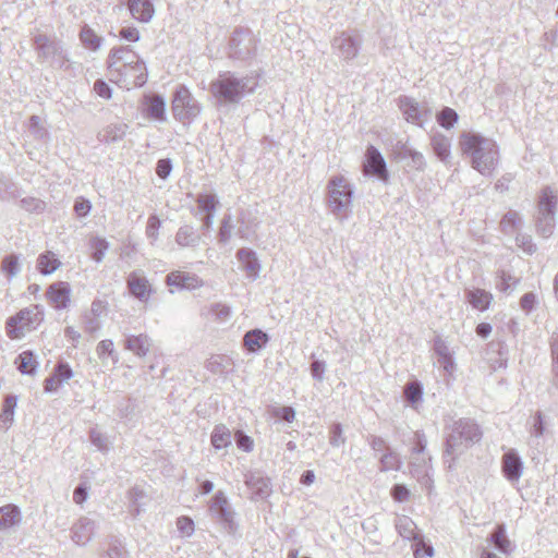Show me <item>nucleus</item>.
<instances>
[{
  "mask_svg": "<svg viewBox=\"0 0 558 558\" xmlns=\"http://www.w3.org/2000/svg\"><path fill=\"white\" fill-rule=\"evenodd\" d=\"M258 87V75H240L236 72L219 73L211 81L209 90L219 105H236L243 98L252 95Z\"/></svg>",
  "mask_w": 558,
  "mask_h": 558,
  "instance_id": "obj_1",
  "label": "nucleus"
},
{
  "mask_svg": "<svg viewBox=\"0 0 558 558\" xmlns=\"http://www.w3.org/2000/svg\"><path fill=\"white\" fill-rule=\"evenodd\" d=\"M463 154L471 157L472 168L482 175H490L499 160V150L495 141L478 133L463 132L460 136Z\"/></svg>",
  "mask_w": 558,
  "mask_h": 558,
  "instance_id": "obj_2",
  "label": "nucleus"
},
{
  "mask_svg": "<svg viewBox=\"0 0 558 558\" xmlns=\"http://www.w3.org/2000/svg\"><path fill=\"white\" fill-rule=\"evenodd\" d=\"M447 429L445 458L450 457L452 462L481 439L477 424L469 418L454 421Z\"/></svg>",
  "mask_w": 558,
  "mask_h": 558,
  "instance_id": "obj_3",
  "label": "nucleus"
},
{
  "mask_svg": "<svg viewBox=\"0 0 558 558\" xmlns=\"http://www.w3.org/2000/svg\"><path fill=\"white\" fill-rule=\"evenodd\" d=\"M558 204V193L550 186L542 189L535 216L536 232L544 239H548L554 233L556 227V208Z\"/></svg>",
  "mask_w": 558,
  "mask_h": 558,
  "instance_id": "obj_4",
  "label": "nucleus"
},
{
  "mask_svg": "<svg viewBox=\"0 0 558 558\" xmlns=\"http://www.w3.org/2000/svg\"><path fill=\"white\" fill-rule=\"evenodd\" d=\"M327 190L331 213L340 218L347 217L354 194L352 184L343 175H333L328 182Z\"/></svg>",
  "mask_w": 558,
  "mask_h": 558,
  "instance_id": "obj_5",
  "label": "nucleus"
},
{
  "mask_svg": "<svg viewBox=\"0 0 558 558\" xmlns=\"http://www.w3.org/2000/svg\"><path fill=\"white\" fill-rule=\"evenodd\" d=\"M44 320V310L33 305L21 310L7 320V333L11 339H21L27 331L35 329Z\"/></svg>",
  "mask_w": 558,
  "mask_h": 558,
  "instance_id": "obj_6",
  "label": "nucleus"
},
{
  "mask_svg": "<svg viewBox=\"0 0 558 558\" xmlns=\"http://www.w3.org/2000/svg\"><path fill=\"white\" fill-rule=\"evenodd\" d=\"M171 111L175 120L186 123L201 114L202 105L185 85H179L173 93Z\"/></svg>",
  "mask_w": 558,
  "mask_h": 558,
  "instance_id": "obj_7",
  "label": "nucleus"
},
{
  "mask_svg": "<svg viewBox=\"0 0 558 558\" xmlns=\"http://www.w3.org/2000/svg\"><path fill=\"white\" fill-rule=\"evenodd\" d=\"M33 41L40 59L57 63L60 66L63 64L65 54L60 41L51 39L45 34H36Z\"/></svg>",
  "mask_w": 558,
  "mask_h": 558,
  "instance_id": "obj_8",
  "label": "nucleus"
},
{
  "mask_svg": "<svg viewBox=\"0 0 558 558\" xmlns=\"http://www.w3.org/2000/svg\"><path fill=\"white\" fill-rule=\"evenodd\" d=\"M231 57L245 60L251 58L256 50V40L250 29L234 31L230 40Z\"/></svg>",
  "mask_w": 558,
  "mask_h": 558,
  "instance_id": "obj_9",
  "label": "nucleus"
},
{
  "mask_svg": "<svg viewBox=\"0 0 558 558\" xmlns=\"http://www.w3.org/2000/svg\"><path fill=\"white\" fill-rule=\"evenodd\" d=\"M362 39L360 36H353L349 33L333 38L331 47L335 53L344 61L353 60L360 52Z\"/></svg>",
  "mask_w": 558,
  "mask_h": 558,
  "instance_id": "obj_10",
  "label": "nucleus"
},
{
  "mask_svg": "<svg viewBox=\"0 0 558 558\" xmlns=\"http://www.w3.org/2000/svg\"><path fill=\"white\" fill-rule=\"evenodd\" d=\"M364 172L366 175H375L385 182L388 180L386 161L380 151L372 145L366 149Z\"/></svg>",
  "mask_w": 558,
  "mask_h": 558,
  "instance_id": "obj_11",
  "label": "nucleus"
},
{
  "mask_svg": "<svg viewBox=\"0 0 558 558\" xmlns=\"http://www.w3.org/2000/svg\"><path fill=\"white\" fill-rule=\"evenodd\" d=\"M209 511L225 526L232 529L234 525L233 511L230 509L229 501L222 492H217L211 498Z\"/></svg>",
  "mask_w": 558,
  "mask_h": 558,
  "instance_id": "obj_12",
  "label": "nucleus"
},
{
  "mask_svg": "<svg viewBox=\"0 0 558 558\" xmlns=\"http://www.w3.org/2000/svg\"><path fill=\"white\" fill-rule=\"evenodd\" d=\"M399 108L405 120L410 123L422 126L423 122L428 118L429 110L426 107H421L413 98L407 96L400 97Z\"/></svg>",
  "mask_w": 558,
  "mask_h": 558,
  "instance_id": "obj_13",
  "label": "nucleus"
},
{
  "mask_svg": "<svg viewBox=\"0 0 558 558\" xmlns=\"http://www.w3.org/2000/svg\"><path fill=\"white\" fill-rule=\"evenodd\" d=\"M166 283L178 290H195L203 287V280L195 274L173 270L166 277Z\"/></svg>",
  "mask_w": 558,
  "mask_h": 558,
  "instance_id": "obj_14",
  "label": "nucleus"
},
{
  "mask_svg": "<svg viewBox=\"0 0 558 558\" xmlns=\"http://www.w3.org/2000/svg\"><path fill=\"white\" fill-rule=\"evenodd\" d=\"M501 471L509 482H519L523 473V462L515 450L510 449L502 456Z\"/></svg>",
  "mask_w": 558,
  "mask_h": 558,
  "instance_id": "obj_15",
  "label": "nucleus"
},
{
  "mask_svg": "<svg viewBox=\"0 0 558 558\" xmlns=\"http://www.w3.org/2000/svg\"><path fill=\"white\" fill-rule=\"evenodd\" d=\"M105 313V305L101 300H95L92 303L90 310L84 315L83 324L84 329L90 336H95L100 331L102 326V315Z\"/></svg>",
  "mask_w": 558,
  "mask_h": 558,
  "instance_id": "obj_16",
  "label": "nucleus"
},
{
  "mask_svg": "<svg viewBox=\"0 0 558 558\" xmlns=\"http://www.w3.org/2000/svg\"><path fill=\"white\" fill-rule=\"evenodd\" d=\"M133 52L129 48L120 47L110 50V58L112 63L107 65V78L113 81V72H121L128 70L129 62H133Z\"/></svg>",
  "mask_w": 558,
  "mask_h": 558,
  "instance_id": "obj_17",
  "label": "nucleus"
},
{
  "mask_svg": "<svg viewBox=\"0 0 558 558\" xmlns=\"http://www.w3.org/2000/svg\"><path fill=\"white\" fill-rule=\"evenodd\" d=\"M71 289L68 282H54L47 289L46 295L49 302L57 308L62 310L70 303Z\"/></svg>",
  "mask_w": 558,
  "mask_h": 558,
  "instance_id": "obj_18",
  "label": "nucleus"
},
{
  "mask_svg": "<svg viewBox=\"0 0 558 558\" xmlns=\"http://www.w3.org/2000/svg\"><path fill=\"white\" fill-rule=\"evenodd\" d=\"M202 235L192 225L181 226L174 236V241L181 248L195 250L202 243Z\"/></svg>",
  "mask_w": 558,
  "mask_h": 558,
  "instance_id": "obj_19",
  "label": "nucleus"
},
{
  "mask_svg": "<svg viewBox=\"0 0 558 558\" xmlns=\"http://www.w3.org/2000/svg\"><path fill=\"white\" fill-rule=\"evenodd\" d=\"M128 287L131 294L142 302H147L151 294V287L148 280L137 272L130 274Z\"/></svg>",
  "mask_w": 558,
  "mask_h": 558,
  "instance_id": "obj_20",
  "label": "nucleus"
},
{
  "mask_svg": "<svg viewBox=\"0 0 558 558\" xmlns=\"http://www.w3.org/2000/svg\"><path fill=\"white\" fill-rule=\"evenodd\" d=\"M145 114L156 121H166L165 98L157 94L145 96Z\"/></svg>",
  "mask_w": 558,
  "mask_h": 558,
  "instance_id": "obj_21",
  "label": "nucleus"
},
{
  "mask_svg": "<svg viewBox=\"0 0 558 558\" xmlns=\"http://www.w3.org/2000/svg\"><path fill=\"white\" fill-rule=\"evenodd\" d=\"M247 487L260 499H265L271 493L270 480L260 473L252 472L245 476Z\"/></svg>",
  "mask_w": 558,
  "mask_h": 558,
  "instance_id": "obj_22",
  "label": "nucleus"
},
{
  "mask_svg": "<svg viewBox=\"0 0 558 558\" xmlns=\"http://www.w3.org/2000/svg\"><path fill=\"white\" fill-rule=\"evenodd\" d=\"M236 257L243 269L247 272V276L256 279L260 271V264L256 253L251 248H240L236 252Z\"/></svg>",
  "mask_w": 558,
  "mask_h": 558,
  "instance_id": "obj_23",
  "label": "nucleus"
},
{
  "mask_svg": "<svg viewBox=\"0 0 558 558\" xmlns=\"http://www.w3.org/2000/svg\"><path fill=\"white\" fill-rule=\"evenodd\" d=\"M129 10L135 20L143 23L149 22L155 14L151 0H130Z\"/></svg>",
  "mask_w": 558,
  "mask_h": 558,
  "instance_id": "obj_24",
  "label": "nucleus"
},
{
  "mask_svg": "<svg viewBox=\"0 0 558 558\" xmlns=\"http://www.w3.org/2000/svg\"><path fill=\"white\" fill-rule=\"evenodd\" d=\"M465 298L473 308L481 312L488 310L493 301L490 292L478 288L465 290Z\"/></svg>",
  "mask_w": 558,
  "mask_h": 558,
  "instance_id": "obj_25",
  "label": "nucleus"
},
{
  "mask_svg": "<svg viewBox=\"0 0 558 558\" xmlns=\"http://www.w3.org/2000/svg\"><path fill=\"white\" fill-rule=\"evenodd\" d=\"M94 530L95 525L92 520L86 518L81 519L72 527V539L77 545H85L92 538Z\"/></svg>",
  "mask_w": 558,
  "mask_h": 558,
  "instance_id": "obj_26",
  "label": "nucleus"
},
{
  "mask_svg": "<svg viewBox=\"0 0 558 558\" xmlns=\"http://www.w3.org/2000/svg\"><path fill=\"white\" fill-rule=\"evenodd\" d=\"M150 347L151 340L147 335L130 336L125 339V348L140 357H144Z\"/></svg>",
  "mask_w": 558,
  "mask_h": 558,
  "instance_id": "obj_27",
  "label": "nucleus"
},
{
  "mask_svg": "<svg viewBox=\"0 0 558 558\" xmlns=\"http://www.w3.org/2000/svg\"><path fill=\"white\" fill-rule=\"evenodd\" d=\"M396 529L400 536L403 537L404 539L414 542L421 536H423L422 534L418 533L414 521L407 515H401L397 519Z\"/></svg>",
  "mask_w": 558,
  "mask_h": 558,
  "instance_id": "obj_28",
  "label": "nucleus"
},
{
  "mask_svg": "<svg viewBox=\"0 0 558 558\" xmlns=\"http://www.w3.org/2000/svg\"><path fill=\"white\" fill-rule=\"evenodd\" d=\"M243 342L250 352H257L267 344L268 335L262 329H253L244 335Z\"/></svg>",
  "mask_w": 558,
  "mask_h": 558,
  "instance_id": "obj_29",
  "label": "nucleus"
},
{
  "mask_svg": "<svg viewBox=\"0 0 558 558\" xmlns=\"http://www.w3.org/2000/svg\"><path fill=\"white\" fill-rule=\"evenodd\" d=\"M129 509L133 517H137L144 511L148 500L147 494L140 487H133L129 494Z\"/></svg>",
  "mask_w": 558,
  "mask_h": 558,
  "instance_id": "obj_30",
  "label": "nucleus"
},
{
  "mask_svg": "<svg viewBox=\"0 0 558 558\" xmlns=\"http://www.w3.org/2000/svg\"><path fill=\"white\" fill-rule=\"evenodd\" d=\"M489 542L501 554L508 555L512 551L511 542L506 535L505 525H497L490 534Z\"/></svg>",
  "mask_w": 558,
  "mask_h": 558,
  "instance_id": "obj_31",
  "label": "nucleus"
},
{
  "mask_svg": "<svg viewBox=\"0 0 558 558\" xmlns=\"http://www.w3.org/2000/svg\"><path fill=\"white\" fill-rule=\"evenodd\" d=\"M21 521L20 509L14 505H7L0 508V530H7Z\"/></svg>",
  "mask_w": 558,
  "mask_h": 558,
  "instance_id": "obj_32",
  "label": "nucleus"
},
{
  "mask_svg": "<svg viewBox=\"0 0 558 558\" xmlns=\"http://www.w3.org/2000/svg\"><path fill=\"white\" fill-rule=\"evenodd\" d=\"M17 404V398L13 395H8L4 398L2 410L0 413V424L3 429H9L14 420V411Z\"/></svg>",
  "mask_w": 558,
  "mask_h": 558,
  "instance_id": "obj_33",
  "label": "nucleus"
},
{
  "mask_svg": "<svg viewBox=\"0 0 558 558\" xmlns=\"http://www.w3.org/2000/svg\"><path fill=\"white\" fill-rule=\"evenodd\" d=\"M430 145L433 147L435 155L442 162H447L448 159L450 158V147H451L450 140L448 137H446L445 135L437 134L432 137Z\"/></svg>",
  "mask_w": 558,
  "mask_h": 558,
  "instance_id": "obj_34",
  "label": "nucleus"
},
{
  "mask_svg": "<svg viewBox=\"0 0 558 558\" xmlns=\"http://www.w3.org/2000/svg\"><path fill=\"white\" fill-rule=\"evenodd\" d=\"M403 395L407 402L416 409L423 398V385L418 380H413L404 386Z\"/></svg>",
  "mask_w": 558,
  "mask_h": 558,
  "instance_id": "obj_35",
  "label": "nucleus"
},
{
  "mask_svg": "<svg viewBox=\"0 0 558 558\" xmlns=\"http://www.w3.org/2000/svg\"><path fill=\"white\" fill-rule=\"evenodd\" d=\"M61 263L54 257L51 252L43 253L38 256L37 268L40 274L47 276L56 271L60 267Z\"/></svg>",
  "mask_w": 558,
  "mask_h": 558,
  "instance_id": "obj_36",
  "label": "nucleus"
},
{
  "mask_svg": "<svg viewBox=\"0 0 558 558\" xmlns=\"http://www.w3.org/2000/svg\"><path fill=\"white\" fill-rule=\"evenodd\" d=\"M522 225V217L515 210L507 211L500 221L501 231L505 234H513Z\"/></svg>",
  "mask_w": 558,
  "mask_h": 558,
  "instance_id": "obj_37",
  "label": "nucleus"
},
{
  "mask_svg": "<svg viewBox=\"0 0 558 558\" xmlns=\"http://www.w3.org/2000/svg\"><path fill=\"white\" fill-rule=\"evenodd\" d=\"M211 445L216 450L231 445V433L225 425H217L211 433Z\"/></svg>",
  "mask_w": 558,
  "mask_h": 558,
  "instance_id": "obj_38",
  "label": "nucleus"
},
{
  "mask_svg": "<svg viewBox=\"0 0 558 558\" xmlns=\"http://www.w3.org/2000/svg\"><path fill=\"white\" fill-rule=\"evenodd\" d=\"M17 361H19L17 369L22 374H26V375L35 374L36 367H37V362L35 361V357H34V354L32 351H29V350L23 351L17 356Z\"/></svg>",
  "mask_w": 558,
  "mask_h": 558,
  "instance_id": "obj_39",
  "label": "nucleus"
},
{
  "mask_svg": "<svg viewBox=\"0 0 558 558\" xmlns=\"http://www.w3.org/2000/svg\"><path fill=\"white\" fill-rule=\"evenodd\" d=\"M434 350L436 354L439 356V363L444 366L446 371H449V368L453 366V360L446 342L442 341L441 339H437L434 344Z\"/></svg>",
  "mask_w": 558,
  "mask_h": 558,
  "instance_id": "obj_40",
  "label": "nucleus"
},
{
  "mask_svg": "<svg viewBox=\"0 0 558 558\" xmlns=\"http://www.w3.org/2000/svg\"><path fill=\"white\" fill-rule=\"evenodd\" d=\"M402 465V461L399 454L391 449H389L385 454L380 458V471H398Z\"/></svg>",
  "mask_w": 558,
  "mask_h": 558,
  "instance_id": "obj_41",
  "label": "nucleus"
},
{
  "mask_svg": "<svg viewBox=\"0 0 558 558\" xmlns=\"http://www.w3.org/2000/svg\"><path fill=\"white\" fill-rule=\"evenodd\" d=\"M401 154H402L403 158H410L411 161H410L409 165L412 168H414L417 171H424L425 170V168H426V160H425V158H424L422 153H420V151H417L415 149H412L410 147L404 146L402 148Z\"/></svg>",
  "mask_w": 558,
  "mask_h": 558,
  "instance_id": "obj_42",
  "label": "nucleus"
},
{
  "mask_svg": "<svg viewBox=\"0 0 558 558\" xmlns=\"http://www.w3.org/2000/svg\"><path fill=\"white\" fill-rule=\"evenodd\" d=\"M230 366V361L225 355H213L208 359L206 367L214 374H222Z\"/></svg>",
  "mask_w": 558,
  "mask_h": 558,
  "instance_id": "obj_43",
  "label": "nucleus"
},
{
  "mask_svg": "<svg viewBox=\"0 0 558 558\" xmlns=\"http://www.w3.org/2000/svg\"><path fill=\"white\" fill-rule=\"evenodd\" d=\"M233 229H234V226L232 223L231 215H225L221 220L219 232H218L219 242L222 244H227L232 238Z\"/></svg>",
  "mask_w": 558,
  "mask_h": 558,
  "instance_id": "obj_44",
  "label": "nucleus"
},
{
  "mask_svg": "<svg viewBox=\"0 0 558 558\" xmlns=\"http://www.w3.org/2000/svg\"><path fill=\"white\" fill-rule=\"evenodd\" d=\"M81 40L86 48L96 50L100 47V37H98L93 29L88 26H84L80 34Z\"/></svg>",
  "mask_w": 558,
  "mask_h": 558,
  "instance_id": "obj_45",
  "label": "nucleus"
},
{
  "mask_svg": "<svg viewBox=\"0 0 558 558\" xmlns=\"http://www.w3.org/2000/svg\"><path fill=\"white\" fill-rule=\"evenodd\" d=\"M437 121L442 128L449 130L458 121V113L453 109L445 107L437 114Z\"/></svg>",
  "mask_w": 558,
  "mask_h": 558,
  "instance_id": "obj_46",
  "label": "nucleus"
},
{
  "mask_svg": "<svg viewBox=\"0 0 558 558\" xmlns=\"http://www.w3.org/2000/svg\"><path fill=\"white\" fill-rule=\"evenodd\" d=\"M105 250V240L99 236H90L88 242V251L93 259L101 262Z\"/></svg>",
  "mask_w": 558,
  "mask_h": 558,
  "instance_id": "obj_47",
  "label": "nucleus"
},
{
  "mask_svg": "<svg viewBox=\"0 0 558 558\" xmlns=\"http://www.w3.org/2000/svg\"><path fill=\"white\" fill-rule=\"evenodd\" d=\"M21 208L25 209L28 213H43L46 208V204L44 201L36 197H24L20 201Z\"/></svg>",
  "mask_w": 558,
  "mask_h": 558,
  "instance_id": "obj_48",
  "label": "nucleus"
},
{
  "mask_svg": "<svg viewBox=\"0 0 558 558\" xmlns=\"http://www.w3.org/2000/svg\"><path fill=\"white\" fill-rule=\"evenodd\" d=\"M413 549L415 558H429L434 555L433 546L427 544L423 536L414 541Z\"/></svg>",
  "mask_w": 558,
  "mask_h": 558,
  "instance_id": "obj_49",
  "label": "nucleus"
},
{
  "mask_svg": "<svg viewBox=\"0 0 558 558\" xmlns=\"http://www.w3.org/2000/svg\"><path fill=\"white\" fill-rule=\"evenodd\" d=\"M197 205L202 211L215 213L218 202L214 194H199L197 196Z\"/></svg>",
  "mask_w": 558,
  "mask_h": 558,
  "instance_id": "obj_50",
  "label": "nucleus"
},
{
  "mask_svg": "<svg viewBox=\"0 0 558 558\" xmlns=\"http://www.w3.org/2000/svg\"><path fill=\"white\" fill-rule=\"evenodd\" d=\"M517 245L527 255H532L536 252V244L530 234L518 233L515 236Z\"/></svg>",
  "mask_w": 558,
  "mask_h": 558,
  "instance_id": "obj_51",
  "label": "nucleus"
},
{
  "mask_svg": "<svg viewBox=\"0 0 558 558\" xmlns=\"http://www.w3.org/2000/svg\"><path fill=\"white\" fill-rule=\"evenodd\" d=\"M28 129L35 138L46 140L48 137V131L41 124V120L38 116H32L29 118Z\"/></svg>",
  "mask_w": 558,
  "mask_h": 558,
  "instance_id": "obj_52",
  "label": "nucleus"
},
{
  "mask_svg": "<svg viewBox=\"0 0 558 558\" xmlns=\"http://www.w3.org/2000/svg\"><path fill=\"white\" fill-rule=\"evenodd\" d=\"M128 125L124 123H114L107 126V143L109 141L117 142L123 138L125 135Z\"/></svg>",
  "mask_w": 558,
  "mask_h": 558,
  "instance_id": "obj_53",
  "label": "nucleus"
},
{
  "mask_svg": "<svg viewBox=\"0 0 558 558\" xmlns=\"http://www.w3.org/2000/svg\"><path fill=\"white\" fill-rule=\"evenodd\" d=\"M128 551L125 547L118 541L107 543V557L109 558H126Z\"/></svg>",
  "mask_w": 558,
  "mask_h": 558,
  "instance_id": "obj_54",
  "label": "nucleus"
},
{
  "mask_svg": "<svg viewBox=\"0 0 558 558\" xmlns=\"http://www.w3.org/2000/svg\"><path fill=\"white\" fill-rule=\"evenodd\" d=\"M2 270L13 277L19 272V258L16 255H8L2 260Z\"/></svg>",
  "mask_w": 558,
  "mask_h": 558,
  "instance_id": "obj_55",
  "label": "nucleus"
},
{
  "mask_svg": "<svg viewBox=\"0 0 558 558\" xmlns=\"http://www.w3.org/2000/svg\"><path fill=\"white\" fill-rule=\"evenodd\" d=\"M209 313L219 320H227L230 317V307L222 303H214L209 307Z\"/></svg>",
  "mask_w": 558,
  "mask_h": 558,
  "instance_id": "obj_56",
  "label": "nucleus"
},
{
  "mask_svg": "<svg viewBox=\"0 0 558 558\" xmlns=\"http://www.w3.org/2000/svg\"><path fill=\"white\" fill-rule=\"evenodd\" d=\"M236 446L239 449L243 450L244 452H251L253 450V439L244 434L242 430H238L234 436Z\"/></svg>",
  "mask_w": 558,
  "mask_h": 558,
  "instance_id": "obj_57",
  "label": "nucleus"
},
{
  "mask_svg": "<svg viewBox=\"0 0 558 558\" xmlns=\"http://www.w3.org/2000/svg\"><path fill=\"white\" fill-rule=\"evenodd\" d=\"M161 226L160 219L156 215L149 216L146 226V235L148 239L155 241L158 238V231Z\"/></svg>",
  "mask_w": 558,
  "mask_h": 558,
  "instance_id": "obj_58",
  "label": "nucleus"
},
{
  "mask_svg": "<svg viewBox=\"0 0 558 558\" xmlns=\"http://www.w3.org/2000/svg\"><path fill=\"white\" fill-rule=\"evenodd\" d=\"M410 495V489L403 484H395L391 488V497L398 502L407 501Z\"/></svg>",
  "mask_w": 558,
  "mask_h": 558,
  "instance_id": "obj_59",
  "label": "nucleus"
},
{
  "mask_svg": "<svg viewBox=\"0 0 558 558\" xmlns=\"http://www.w3.org/2000/svg\"><path fill=\"white\" fill-rule=\"evenodd\" d=\"M345 442V438L342 435L341 424H333L330 430V445L333 447H340Z\"/></svg>",
  "mask_w": 558,
  "mask_h": 558,
  "instance_id": "obj_60",
  "label": "nucleus"
},
{
  "mask_svg": "<svg viewBox=\"0 0 558 558\" xmlns=\"http://www.w3.org/2000/svg\"><path fill=\"white\" fill-rule=\"evenodd\" d=\"M177 527L181 534L191 536L194 533V522L187 517H181L177 521Z\"/></svg>",
  "mask_w": 558,
  "mask_h": 558,
  "instance_id": "obj_61",
  "label": "nucleus"
},
{
  "mask_svg": "<svg viewBox=\"0 0 558 558\" xmlns=\"http://www.w3.org/2000/svg\"><path fill=\"white\" fill-rule=\"evenodd\" d=\"M536 303H537V296L533 292H527V293L523 294L520 300V306L526 313L532 312L534 310Z\"/></svg>",
  "mask_w": 558,
  "mask_h": 558,
  "instance_id": "obj_62",
  "label": "nucleus"
},
{
  "mask_svg": "<svg viewBox=\"0 0 558 558\" xmlns=\"http://www.w3.org/2000/svg\"><path fill=\"white\" fill-rule=\"evenodd\" d=\"M500 283L499 289L502 292L511 291L512 288L518 283V279L513 278L510 274L506 271L500 272Z\"/></svg>",
  "mask_w": 558,
  "mask_h": 558,
  "instance_id": "obj_63",
  "label": "nucleus"
},
{
  "mask_svg": "<svg viewBox=\"0 0 558 558\" xmlns=\"http://www.w3.org/2000/svg\"><path fill=\"white\" fill-rule=\"evenodd\" d=\"M172 170V163H171V160L170 159H160L158 160L157 162V166H156V174L160 178V179H167L169 175H170V172Z\"/></svg>",
  "mask_w": 558,
  "mask_h": 558,
  "instance_id": "obj_64",
  "label": "nucleus"
}]
</instances>
